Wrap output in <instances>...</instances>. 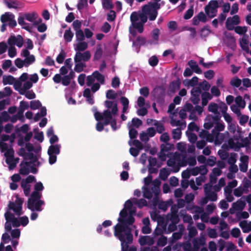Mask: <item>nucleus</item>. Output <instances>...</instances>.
<instances>
[{"mask_svg":"<svg viewBox=\"0 0 251 251\" xmlns=\"http://www.w3.org/2000/svg\"><path fill=\"white\" fill-rule=\"evenodd\" d=\"M208 110L214 114H219L218 105L215 103H210L208 105Z\"/></svg>","mask_w":251,"mask_h":251,"instance_id":"obj_40","label":"nucleus"},{"mask_svg":"<svg viewBox=\"0 0 251 251\" xmlns=\"http://www.w3.org/2000/svg\"><path fill=\"white\" fill-rule=\"evenodd\" d=\"M4 217L7 222H11L15 217L10 211H7L4 214Z\"/></svg>","mask_w":251,"mask_h":251,"instance_id":"obj_62","label":"nucleus"},{"mask_svg":"<svg viewBox=\"0 0 251 251\" xmlns=\"http://www.w3.org/2000/svg\"><path fill=\"white\" fill-rule=\"evenodd\" d=\"M132 123L133 126L136 128H138L142 125V121L137 118H133L132 119Z\"/></svg>","mask_w":251,"mask_h":251,"instance_id":"obj_64","label":"nucleus"},{"mask_svg":"<svg viewBox=\"0 0 251 251\" xmlns=\"http://www.w3.org/2000/svg\"><path fill=\"white\" fill-rule=\"evenodd\" d=\"M143 196L149 200L151 199L152 197V192L149 188H145L143 191Z\"/></svg>","mask_w":251,"mask_h":251,"instance_id":"obj_60","label":"nucleus"},{"mask_svg":"<svg viewBox=\"0 0 251 251\" xmlns=\"http://www.w3.org/2000/svg\"><path fill=\"white\" fill-rule=\"evenodd\" d=\"M191 95H194V96H200L201 94V91L200 87H195L192 88L191 91Z\"/></svg>","mask_w":251,"mask_h":251,"instance_id":"obj_59","label":"nucleus"},{"mask_svg":"<svg viewBox=\"0 0 251 251\" xmlns=\"http://www.w3.org/2000/svg\"><path fill=\"white\" fill-rule=\"evenodd\" d=\"M205 195L207 197L208 200L212 201H217L218 197L217 194L213 191L207 190L206 188H204Z\"/></svg>","mask_w":251,"mask_h":251,"instance_id":"obj_20","label":"nucleus"},{"mask_svg":"<svg viewBox=\"0 0 251 251\" xmlns=\"http://www.w3.org/2000/svg\"><path fill=\"white\" fill-rule=\"evenodd\" d=\"M75 36L78 41H83L85 39V36L82 30L76 31Z\"/></svg>","mask_w":251,"mask_h":251,"instance_id":"obj_52","label":"nucleus"},{"mask_svg":"<svg viewBox=\"0 0 251 251\" xmlns=\"http://www.w3.org/2000/svg\"><path fill=\"white\" fill-rule=\"evenodd\" d=\"M214 128L212 130V133L216 135V143L219 142L221 144L224 139V136L220 134L219 132L223 131L225 129V126L223 124L217 123Z\"/></svg>","mask_w":251,"mask_h":251,"instance_id":"obj_5","label":"nucleus"},{"mask_svg":"<svg viewBox=\"0 0 251 251\" xmlns=\"http://www.w3.org/2000/svg\"><path fill=\"white\" fill-rule=\"evenodd\" d=\"M153 184L154 185V187H155V188H155V190L156 192H154V190H153V188H151V190L155 193V194L156 195H158V194L159 193V186H160L161 182H160V181L158 179H154L153 180Z\"/></svg>","mask_w":251,"mask_h":251,"instance_id":"obj_58","label":"nucleus"},{"mask_svg":"<svg viewBox=\"0 0 251 251\" xmlns=\"http://www.w3.org/2000/svg\"><path fill=\"white\" fill-rule=\"evenodd\" d=\"M8 54L9 57L12 58L16 55V49L14 46L10 47L8 49Z\"/></svg>","mask_w":251,"mask_h":251,"instance_id":"obj_63","label":"nucleus"},{"mask_svg":"<svg viewBox=\"0 0 251 251\" xmlns=\"http://www.w3.org/2000/svg\"><path fill=\"white\" fill-rule=\"evenodd\" d=\"M142 13L139 14V19L140 22H138V31L140 33H142L144 31V25L148 20V16L150 17V13L145 11V9L142 7Z\"/></svg>","mask_w":251,"mask_h":251,"instance_id":"obj_6","label":"nucleus"},{"mask_svg":"<svg viewBox=\"0 0 251 251\" xmlns=\"http://www.w3.org/2000/svg\"><path fill=\"white\" fill-rule=\"evenodd\" d=\"M24 16L26 20L32 22L37 18V14L34 12L32 13H25Z\"/></svg>","mask_w":251,"mask_h":251,"instance_id":"obj_44","label":"nucleus"},{"mask_svg":"<svg viewBox=\"0 0 251 251\" xmlns=\"http://www.w3.org/2000/svg\"><path fill=\"white\" fill-rule=\"evenodd\" d=\"M241 80L238 78H233L230 82L231 85L236 87H239L241 85Z\"/></svg>","mask_w":251,"mask_h":251,"instance_id":"obj_57","label":"nucleus"},{"mask_svg":"<svg viewBox=\"0 0 251 251\" xmlns=\"http://www.w3.org/2000/svg\"><path fill=\"white\" fill-rule=\"evenodd\" d=\"M228 144L231 149H234L235 151H238L240 148V143L238 142L235 143L233 139L230 138L228 140Z\"/></svg>","mask_w":251,"mask_h":251,"instance_id":"obj_32","label":"nucleus"},{"mask_svg":"<svg viewBox=\"0 0 251 251\" xmlns=\"http://www.w3.org/2000/svg\"><path fill=\"white\" fill-rule=\"evenodd\" d=\"M181 82L179 79L173 81L169 85L168 93L169 95L175 94L180 88Z\"/></svg>","mask_w":251,"mask_h":251,"instance_id":"obj_12","label":"nucleus"},{"mask_svg":"<svg viewBox=\"0 0 251 251\" xmlns=\"http://www.w3.org/2000/svg\"><path fill=\"white\" fill-rule=\"evenodd\" d=\"M31 162H22L21 163V168L19 171V173L20 174L22 175H27L29 173V170L28 169V167L31 164Z\"/></svg>","mask_w":251,"mask_h":251,"instance_id":"obj_17","label":"nucleus"},{"mask_svg":"<svg viewBox=\"0 0 251 251\" xmlns=\"http://www.w3.org/2000/svg\"><path fill=\"white\" fill-rule=\"evenodd\" d=\"M167 243V238L166 237L162 235L158 240L157 244L158 246L164 247Z\"/></svg>","mask_w":251,"mask_h":251,"instance_id":"obj_51","label":"nucleus"},{"mask_svg":"<svg viewBox=\"0 0 251 251\" xmlns=\"http://www.w3.org/2000/svg\"><path fill=\"white\" fill-rule=\"evenodd\" d=\"M66 56V53L63 50H61V52L58 55L56 58V61L59 63L61 64L63 62Z\"/></svg>","mask_w":251,"mask_h":251,"instance_id":"obj_46","label":"nucleus"},{"mask_svg":"<svg viewBox=\"0 0 251 251\" xmlns=\"http://www.w3.org/2000/svg\"><path fill=\"white\" fill-rule=\"evenodd\" d=\"M12 18H15L14 14L10 12H5L0 16V21L2 23H6L11 19Z\"/></svg>","mask_w":251,"mask_h":251,"instance_id":"obj_29","label":"nucleus"},{"mask_svg":"<svg viewBox=\"0 0 251 251\" xmlns=\"http://www.w3.org/2000/svg\"><path fill=\"white\" fill-rule=\"evenodd\" d=\"M106 97L108 99L114 100L117 98V94L114 90L110 89L107 91Z\"/></svg>","mask_w":251,"mask_h":251,"instance_id":"obj_49","label":"nucleus"},{"mask_svg":"<svg viewBox=\"0 0 251 251\" xmlns=\"http://www.w3.org/2000/svg\"><path fill=\"white\" fill-rule=\"evenodd\" d=\"M10 119V116L6 111H3L1 113L0 116V125L2 124V122H7Z\"/></svg>","mask_w":251,"mask_h":251,"instance_id":"obj_50","label":"nucleus"},{"mask_svg":"<svg viewBox=\"0 0 251 251\" xmlns=\"http://www.w3.org/2000/svg\"><path fill=\"white\" fill-rule=\"evenodd\" d=\"M21 187L24 190V192L26 196L29 195L30 191V185H27V183L25 182V180H22L21 182Z\"/></svg>","mask_w":251,"mask_h":251,"instance_id":"obj_38","label":"nucleus"},{"mask_svg":"<svg viewBox=\"0 0 251 251\" xmlns=\"http://www.w3.org/2000/svg\"><path fill=\"white\" fill-rule=\"evenodd\" d=\"M173 138L175 140H179L181 136V129L179 128L174 129L172 131Z\"/></svg>","mask_w":251,"mask_h":251,"instance_id":"obj_43","label":"nucleus"},{"mask_svg":"<svg viewBox=\"0 0 251 251\" xmlns=\"http://www.w3.org/2000/svg\"><path fill=\"white\" fill-rule=\"evenodd\" d=\"M235 32L240 35L244 34L247 31V27L246 26H237L234 28Z\"/></svg>","mask_w":251,"mask_h":251,"instance_id":"obj_48","label":"nucleus"},{"mask_svg":"<svg viewBox=\"0 0 251 251\" xmlns=\"http://www.w3.org/2000/svg\"><path fill=\"white\" fill-rule=\"evenodd\" d=\"M146 11L150 13L149 20L154 21L158 15L157 10L160 8V4L157 2H149L143 7Z\"/></svg>","mask_w":251,"mask_h":251,"instance_id":"obj_2","label":"nucleus"},{"mask_svg":"<svg viewBox=\"0 0 251 251\" xmlns=\"http://www.w3.org/2000/svg\"><path fill=\"white\" fill-rule=\"evenodd\" d=\"M44 204V201L42 200L36 201L35 203L33 204L32 209H30L31 211H41L42 210V206Z\"/></svg>","mask_w":251,"mask_h":251,"instance_id":"obj_28","label":"nucleus"},{"mask_svg":"<svg viewBox=\"0 0 251 251\" xmlns=\"http://www.w3.org/2000/svg\"><path fill=\"white\" fill-rule=\"evenodd\" d=\"M42 106V104L39 100H32L30 102V107L32 110H36Z\"/></svg>","mask_w":251,"mask_h":251,"instance_id":"obj_42","label":"nucleus"},{"mask_svg":"<svg viewBox=\"0 0 251 251\" xmlns=\"http://www.w3.org/2000/svg\"><path fill=\"white\" fill-rule=\"evenodd\" d=\"M75 63V64L74 70L77 73H80L82 72L84 68L86 67V65L85 62H78Z\"/></svg>","mask_w":251,"mask_h":251,"instance_id":"obj_34","label":"nucleus"},{"mask_svg":"<svg viewBox=\"0 0 251 251\" xmlns=\"http://www.w3.org/2000/svg\"><path fill=\"white\" fill-rule=\"evenodd\" d=\"M194 14V8L193 6H191L185 13L183 18L185 20L190 19L193 15Z\"/></svg>","mask_w":251,"mask_h":251,"instance_id":"obj_45","label":"nucleus"},{"mask_svg":"<svg viewBox=\"0 0 251 251\" xmlns=\"http://www.w3.org/2000/svg\"><path fill=\"white\" fill-rule=\"evenodd\" d=\"M169 175L170 172L166 168H162L160 171L159 177L162 180H166Z\"/></svg>","mask_w":251,"mask_h":251,"instance_id":"obj_37","label":"nucleus"},{"mask_svg":"<svg viewBox=\"0 0 251 251\" xmlns=\"http://www.w3.org/2000/svg\"><path fill=\"white\" fill-rule=\"evenodd\" d=\"M246 203L244 200L241 199L235 202L232 203V206L237 211H242L245 208Z\"/></svg>","mask_w":251,"mask_h":251,"instance_id":"obj_21","label":"nucleus"},{"mask_svg":"<svg viewBox=\"0 0 251 251\" xmlns=\"http://www.w3.org/2000/svg\"><path fill=\"white\" fill-rule=\"evenodd\" d=\"M103 115L104 116V122L102 123L104 126H107L110 125L111 122L113 119L112 114L109 109L105 110L103 112Z\"/></svg>","mask_w":251,"mask_h":251,"instance_id":"obj_16","label":"nucleus"},{"mask_svg":"<svg viewBox=\"0 0 251 251\" xmlns=\"http://www.w3.org/2000/svg\"><path fill=\"white\" fill-rule=\"evenodd\" d=\"M218 7V2L216 0H210L208 4L204 7L206 14L210 18L215 17L217 15V8Z\"/></svg>","mask_w":251,"mask_h":251,"instance_id":"obj_3","label":"nucleus"},{"mask_svg":"<svg viewBox=\"0 0 251 251\" xmlns=\"http://www.w3.org/2000/svg\"><path fill=\"white\" fill-rule=\"evenodd\" d=\"M14 151L12 148L9 149L4 153V155L6 157V163H8L9 160H12L14 157Z\"/></svg>","mask_w":251,"mask_h":251,"instance_id":"obj_35","label":"nucleus"},{"mask_svg":"<svg viewBox=\"0 0 251 251\" xmlns=\"http://www.w3.org/2000/svg\"><path fill=\"white\" fill-rule=\"evenodd\" d=\"M95 79H96L100 84H104L105 83L104 76L100 74L98 71H95L93 73Z\"/></svg>","mask_w":251,"mask_h":251,"instance_id":"obj_25","label":"nucleus"},{"mask_svg":"<svg viewBox=\"0 0 251 251\" xmlns=\"http://www.w3.org/2000/svg\"><path fill=\"white\" fill-rule=\"evenodd\" d=\"M149 64L152 67L156 66L158 63V58L156 56H152L149 59Z\"/></svg>","mask_w":251,"mask_h":251,"instance_id":"obj_55","label":"nucleus"},{"mask_svg":"<svg viewBox=\"0 0 251 251\" xmlns=\"http://www.w3.org/2000/svg\"><path fill=\"white\" fill-rule=\"evenodd\" d=\"M235 101L236 103L240 107L244 108L246 105V103L245 100H243V98L240 96H237L235 100Z\"/></svg>","mask_w":251,"mask_h":251,"instance_id":"obj_47","label":"nucleus"},{"mask_svg":"<svg viewBox=\"0 0 251 251\" xmlns=\"http://www.w3.org/2000/svg\"><path fill=\"white\" fill-rule=\"evenodd\" d=\"M4 3L8 8L18 9L21 7V3L17 0H4Z\"/></svg>","mask_w":251,"mask_h":251,"instance_id":"obj_14","label":"nucleus"},{"mask_svg":"<svg viewBox=\"0 0 251 251\" xmlns=\"http://www.w3.org/2000/svg\"><path fill=\"white\" fill-rule=\"evenodd\" d=\"M211 30L208 25H205L200 30V36L201 38H206L211 33Z\"/></svg>","mask_w":251,"mask_h":251,"instance_id":"obj_30","label":"nucleus"},{"mask_svg":"<svg viewBox=\"0 0 251 251\" xmlns=\"http://www.w3.org/2000/svg\"><path fill=\"white\" fill-rule=\"evenodd\" d=\"M24 201L22 199L16 197L15 202L10 201L8 204V208L10 210H12L16 215L20 216L23 214L22 204Z\"/></svg>","mask_w":251,"mask_h":251,"instance_id":"obj_4","label":"nucleus"},{"mask_svg":"<svg viewBox=\"0 0 251 251\" xmlns=\"http://www.w3.org/2000/svg\"><path fill=\"white\" fill-rule=\"evenodd\" d=\"M91 58V53L89 51L87 50L83 53L80 52H76L74 57V61L75 63L78 62L88 61Z\"/></svg>","mask_w":251,"mask_h":251,"instance_id":"obj_7","label":"nucleus"},{"mask_svg":"<svg viewBox=\"0 0 251 251\" xmlns=\"http://www.w3.org/2000/svg\"><path fill=\"white\" fill-rule=\"evenodd\" d=\"M24 61L25 66V67H28L29 65L35 62V58L33 55L31 54L25 57V58L24 59Z\"/></svg>","mask_w":251,"mask_h":251,"instance_id":"obj_41","label":"nucleus"},{"mask_svg":"<svg viewBox=\"0 0 251 251\" xmlns=\"http://www.w3.org/2000/svg\"><path fill=\"white\" fill-rule=\"evenodd\" d=\"M139 242L141 246H144L148 243L152 244L153 240L149 236H143L139 238Z\"/></svg>","mask_w":251,"mask_h":251,"instance_id":"obj_26","label":"nucleus"},{"mask_svg":"<svg viewBox=\"0 0 251 251\" xmlns=\"http://www.w3.org/2000/svg\"><path fill=\"white\" fill-rule=\"evenodd\" d=\"M61 146L58 144L50 145L48 151V154H55L57 155L60 153Z\"/></svg>","mask_w":251,"mask_h":251,"instance_id":"obj_19","label":"nucleus"},{"mask_svg":"<svg viewBox=\"0 0 251 251\" xmlns=\"http://www.w3.org/2000/svg\"><path fill=\"white\" fill-rule=\"evenodd\" d=\"M212 99V96L207 92H204L201 94L202 105L204 106L207 105L209 100Z\"/></svg>","mask_w":251,"mask_h":251,"instance_id":"obj_23","label":"nucleus"},{"mask_svg":"<svg viewBox=\"0 0 251 251\" xmlns=\"http://www.w3.org/2000/svg\"><path fill=\"white\" fill-rule=\"evenodd\" d=\"M130 19L132 27L137 30L139 27L137 21L139 19V14L136 12H133L130 15Z\"/></svg>","mask_w":251,"mask_h":251,"instance_id":"obj_15","label":"nucleus"},{"mask_svg":"<svg viewBox=\"0 0 251 251\" xmlns=\"http://www.w3.org/2000/svg\"><path fill=\"white\" fill-rule=\"evenodd\" d=\"M41 195L39 192L34 191L31 194L30 197L28 199L27 207L29 209H32L33 203L36 201L40 200Z\"/></svg>","mask_w":251,"mask_h":251,"instance_id":"obj_10","label":"nucleus"},{"mask_svg":"<svg viewBox=\"0 0 251 251\" xmlns=\"http://www.w3.org/2000/svg\"><path fill=\"white\" fill-rule=\"evenodd\" d=\"M240 22L239 16L237 15L233 16L232 18H228L226 23V28L229 30H232L233 29V25H238Z\"/></svg>","mask_w":251,"mask_h":251,"instance_id":"obj_9","label":"nucleus"},{"mask_svg":"<svg viewBox=\"0 0 251 251\" xmlns=\"http://www.w3.org/2000/svg\"><path fill=\"white\" fill-rule=\"evenodd\" d=\"M74 33L72 32L71 28L66 30L64 34V38L67 42H70L72 40Z\"/></svg>","mask_w":251,"mask_h":251,"instance_id":"obj_33","label":"nucleus"},{"mask_svg":"<svg viewBox=\"0 0 251 251\" xmlns=\"http://www.w3.org/2000/svg\"><path fill=\"white\" fill-rule=\"evenodd\" d=\"M102 54V50L100 47L97 48V50L95 52L94 54V59L95 60H99L101 57Z\"/></svg>","mask_w":251,"mask_h":251,"instance_id":"obj_56","label":"nucleus"},{"mask_svg":"<svg viewBox=\"0 0 251 251\" xmlns=\"http://www.w3.org/2000/svg\"><path fill=\"white\" fill-rule=\"evenodd\" d=\"M15 81V78L12 75H4L2 78V82L4 85L10 84L12 85Z\"/></svg>","mask_w":251,"mask_h":251,"instance_id":"obj_31","label":"nucleus"},{"mask_svg":"<svg viewBox=\"0 0 251 251\" xmlns=\"http://www.w3.org/2000/svg\"><path fill=\"white\" fill-rule=\"evenodd\" d=\"M160 34V31L158 28H156L152 30L151 32V36L154 44H158Z\"/></svg>","mask_w":251,"mask_h":251,"instance_id":"obj_24","label":"nucleus"},{"mask_svg":"<svg viewBox=\"0 0 251 251\" xmlns=\"http://www.w3.org/2000/svg\"><path fill=\"white\" fill-rule=\"evenodd\" d=\"M237 154L236 153H231L230 157L228 158L227 163L229 165L235 164L237 159Z\"/></svg>","mask_w":251,"mask_h":251,"instance_id":"obj_53","label":"nucleus"},{"mask_svg":"<svg viewBox=\"0 0 251 251\" xmlns=\"http://www.w3.org/2000/svg\"><path fill=\"white\" fill-rule=\"evenodd\" d=\"M118 223L114 226V235L121 242L122 251H126L129 248L128 244L133 242L132 229L129 226L135 222L132 215L126 218H118Z\"/></svg>","mask_w":251,"mask_h":251,"instance_id":"obj_1","label":"nucleus"},{"mask_svg":"<svg viewBox=\"0 0 251 251\" xmlns=\"http://www.w3.org/2000/svg\"><path fill=\"white\" fill-rule=\"evenodd\" d=\"M102 5L103 7L107 9H111L113 7L111 0H103Z\"/></svg>","mask_w":251,"mask_h":251,"instance_id":"obj_54","label":"nucleus"},{"mask_svg":"<svg viewBox=\"0 0 251 251\" xmlns=\"http://www.w3.org/2000/svg\"><path fill=\"white\" fill-rule=\"evenodd\" d=\"M153 95L157 102H161L164 100L165 95V89L161 86L156 87L153 91Z\"/></svg>","mask_w":251,"mask_h":251,"instance_id":"obj_8","label":"nucleus"},{"mask_svg":"<svg viewBox=\"0 0 251 251\" xmlns=\"http://www.w3.org/2000/svg\"><path fill=\"white\" fill-rule=\"evenodd\" d=\"M79 42L76 45L75 50L77 52L83 51L88 48V44L86 42L79 41Z\"/></svg>","mask_w":251,"mask_h":251,"instance_id":"obj_27","label":"nucleus"},{"mask_svg":"<svg viewBox=\"0 0 251 251\" xmlns=\"http://www.w3.org/2000/svg\"><path fill=\"white\" fill-rule=\"evenodd\" d=\"M188 64L192 69V72L194 71L195 73L201 74L202 73V70L199 67L196 62L194 60H190L188 62Z\"/></svg>","mask_w":251,"mask_h":251,"instance_id":"obj_22","label":"nucleus"},{"mask_svg":"<svg viewBox=\"0 0 251 251\" xmlns=\"http://www.w3.org/2000/svg\"><path fill=\"white\" fill-rule=\"evenodd\" d=\"M198 87H200L201 88V91L202 90L206 92L209 90L210 85L206 80H204L202 82H200Z\"/></svg>","mask_w":251,"mask_h":251,"instance_id":"obj_39","label":"nucleus"},{"mask_svg":"<svg viewBox=\"0 0 251 251\" xmlns=\"http://www.w3.org/2000/svg\"><path fill=\"white\" fill-rule=\"evenodd\" d=\"M207 21V18L206 15L202 11H201L193 18L192 23L194 25H198L200 22L205 23Z\"/></svg>","mask_w":251,"mask_h":251,"instance_id":"obj_11","label":"nucleus"},{"mask_svg":"<svg viewBox=\"0 0 251 251\" xmlns=\"http://www.w3.org/2000/svg\"><path fill=\"white\" fill-rule=\"evenodd\" d=\"M25 19V16H19L18 19V22L19 25H25L23 27V28L25 29V30L29 31L30 30V27L27 25L28 24L26 23L24 19Z\"/></svg>","mask_w":251,"mask_h":251,"instance_id":"obj_36","label":"nucleus"},{"mask_svg":"<svg viewBox=\"0 0 251 251\" xmlns=\"http://www.w3.org/2000/svg\"><path fill=\"white\" fill-rule=\"evenodd\" d=\"M81 22L78 20H75L73 23V27L74 29L76 31L81 29Z\"/></svg>","mask_w":251,"mask_h":251,"instance_id":"obj_61","label":"nucleus"},{"mask_svg":"<svg viewBox=\"0 0 251 251\" xmlns=\"http://www.w3.org/2000/svg\"><path fill=\"white\" fill-rule=\"evenodd\" d=\"M105 106L108 109L112 108L111 113L113 114V116L117 115L118 109L117 102L110 100H106L104 102Z\"/></svg>","mask_w":251,"mask_h":251,"instance_id":"obj_13","label":"nucleus"},{"mask_svg":"<svg viewBox=\"0 0 251 251\" xmlns=\"http://www.w3.org/2000/svg\"><path fill=\"white\" fill-rule=\"evenodd\" d=\"M248 36L247 35H244L241 40L240 41V45L241 48L246 51L247 53H249L250 50L248 46Z\"/></svg>","mask_w":251,"mask_h":251,"instance_id":"obj_18","label":"nucleus"}]
</instances>
